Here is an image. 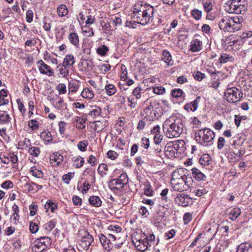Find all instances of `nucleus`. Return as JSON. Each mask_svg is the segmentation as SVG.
Returning a JSON list of instances; mask_svg holds the SVG:
<instances>
[{
    "instance_id": "nucleus-1",
    "label": "nucleus",
    "mask_w": 252,
    "mask_h": 252,
    "mask_svg": "<svg viewBox=\"0 0 252 252\" xmlns=\"http://www.w3.org/2000/svg\"><path fill=\"white\" fill-rule=\"evenodd\" d=\"M154 11V7L149 4L137 3L134 6L132 17L137 23L145 25L152 22Z\"/></svg>"
},
{
    "instance_id": "nucleus-2",
    "label": "nucleus",
    "mask_w": 252,
    "mask_h": 252,
    "mask_svg": "<svg viewBox=\"0 0 252 252\" xmlns=\"http://www.w3.org/2000/svg\"><path fill=\"white\" fill-rule=\"evenodd\" d=\"M162 129L167 137L177 138L183 132V124L180 118L171 116L164 122Z\"/></svg>"
},
{
    "instance_id": "nucleus-3",
    "label": "nucleus",
    "mask_w": 252,
    "mask_h": 252,
    "mask_svg": "<svg viewBox=\"0 0 252 252\" xmlns=\"http://www.w3.org/2000/svg\"><path fill=\"white\" fill-rule=\"evenodd\" d=\"M192 181V178L184 174L182 169L176 170L172 173L171 184L175 191L181 192L187 190Z\"/></svg>"
},
{
    "instance_id": "nucleus-4",
    "label": "nucleus",
    "mask_w": 252,
    "mask_h": 252,
    "mask_svg": "<svg viewBox=\"0 0 252 252\" xmlns=\"http://www.w3.org/2000/svg\"><path fill=\"white\" fill-rule=\"evenodd\" d=\"M145 102L148 106L143 110L142 115L149 121H154L160 117V104L156 100L147 99Z\"/></svg>"
},
{
    "instance_id": "nucleus-5",
    "label": "nucleus",
    "mask_w": 252,
    "mask_h": 252,
    "mask_svg": "<svg viewBox=\"0 0 252 252\" xmlns=\"http://www.w3.org/2000/svg\"><path fill=\"white\" fill-rule=\"evenodd\" d=\"M195 139L201 145L205 146L206 143L211 142L215 138V133L212 130L205 128L195 131Z\"/></svg>"
},
{
    "instance_id": "nucleus-6",
    "label": "nucleus",
    "mask_w": 252,
    "mask_h": 252,
    "mask_svg": "<svg viewBox=\"0 0 252 252\" xmlns=\"http://www.w3.org/2000/svg\"><path fill=\"white\" fill-rule=\"evenodd\" d=\"M241 90L236 87L227 88L224 92L226 100L229 103H236L243 97Z\"/></svg>"
},
{
    "instance_id": "nucleus-7",
    "label": "nucleus",
    "mask_w": 252,
    "mask_h": 252,
    "mask_svg": "<svg viewBox=\"0 0 252 252\" xmlns=\"http://www.w3.org/2000/svg\"><path fill=\"white\" fill-rule=\"evenodd\" d=\"M128 182V178L126 173H122L118 178L113 179L108 183V187L114 191L115 190H120L124 188Z\"/></svg>"
},
{
    "instance_id": "nucleus-8",
    "label": "nucleus",
    "mask_w": 252,
    "mask_h": 252,
    "mask_svg": "<svg viewBox=\"0 0 252 252\" xmlns=\"http://www.w3.org/2000/svg\"><path fill=\"white\" fill-rule=\"evenodd\" d=\"M175 202L179 206L187 207L192 203V199L187 194H179L175 198Z\"/></svg>"
},
{
    "instance_id": "nucleus-9",
    "label": "nucleus",
    "mask_w": 252,
    "mask_h": 252,
    "mask_svg": "<svg viewBox=\"0 0 252 252\" xmlns=\"http://www.w3.org/2000/svg\"><path fill=\"white\" fill-rule=\"evenodd\" d=\"M160 126L158 125L155 126L151 130L152 134L154 135V141L155 145L158 146L161 142L163 136L160 133Z\"/></svg>"
},
{
    "instance_id": "nucleus-10",
    "label": "nucleus",
    "mask_w": 252,
    "mask_h": 252,
    "mask_svg": "<svg viewBox=\"0 0 252 252\" xmlns=\"http://www.w3.org/2000/svg\"><path fill=\"white\" fill-rule=\"evenodd\" d=\"M229 26V28H230V29L231 30L229 31V32H233L239 31L241 29L242 25L238 17L236 16L230 18Z\"/></svg>"
},
{
    "instance_id": "nucleus-11",
    "label": "nucleus",
    "mask_w": 252,
    "mask_h": 252,
    "mask_svg": "<svg viewBox=\"0 0 252 252\" xmlns=\"http://www.w3.org/2000/svg\"><path fill=\"white\" fill-rule=\"evenodd\" d=\"M247 8V6L246 3H242L231 8H227V10L229 13L239 14L244 13L246 12Z\"/></svg>"
},
{
    "instance_id": "nucleus-12",
    "label": "nucleus",
    "mask_w": 252,
    "mask_h": 252,
    "mask_svg": "<svg viewBox=\"0 0 252 252\" xmlns=\"http://www.w3.org/2000/svg\"><path fill=\"white\" fill-rule=\"evenodd\" d=\"M200 98V96H197L193 101H191L190 103L186 104L184 106V109L188 112L195 111L198 107V102Z\"/></svg>"
},
{
    "instance_id": "nucleus-13",
    "label": "nucleus",
    "mask_w": 252,
    "mask_h": 252,
    "mask_svg": "<svg viewBox=\"0 0 252 252\" xmlns=\"http://www.w3.org/2000/svg\"><path fill=\"white\" fill-rule=\"evenodd\" d=\"M134 245L137 247V249L141 252H145L150 246L149 242H146L145 239H140L136 240V242H133Z\"/></svg>"
},
{
    "instance_id": "nucleus-14",
    "label": "nucleus",
    "mask_w": 252,
    "mask_h": 252,
    "mask_svg": "<svg viewBox=\"0 0 252 252\" xmlns=\"http://www.w3.org/2000/svg\"><path fill=\"white\" fill-rule=\"evenodd\" d=\"M73 64H59L57 66V71L62 75L63 77H66L69 73L68 69L71 67Z\"/></svg>"
},
{
    "instance_id": "nucleus-15",
    "label": "nucleus",
    "mask_w": 252,
    "mask_h": 252,
    "mask_svg": "<svg viewBox=\"0 0 252 252\" xmlns=\"http://www.w3.org/2000/svg\"><path fill=\"white\" fill-rule=\"evenodd\" d=\"M230 18L228 17H224L221 18L219 22V27L221 30L224 32H228L231 31L230 28H229V20Z\"/></svg>"
},
{
    "instance_id": "nucleus-16",
    "label": "nucleus",
    "mask_w": 252,
    "mask_h": 252,
    "mask_svg": "<svg viewBox=\"0 0 252 252\" xmlns=\"http://www.w3.org/2000/svg\"><path fill=\"white\" fill-rule=\"evenodd\" d=\"M202 48V42L198 39H193L191 42L190 50L192 52H198Z\"/></svg>"
},
{
    "instance_id": "nucleus-17",
    "label": "nucleus",
    "mask_w": 252,
    "mask_h": 252,
    "mask_svg": "<svg viewBox=\"0 0 252 252\" xmlns=\"http://www.w3.org/2000/svg\"><path fill=\"white\" fill-rule=\"evenodd\" d=\"M193 177L198 181L205 180L206 176L200 170L196 168H193L191 170Z\"/></svg>"
},
{
    "instance_id": "nucleus-18",
    "label": "nucleus",
    "mask_w": 252,
    "mask_h": 252,
    "mask_svg": "<svg viewBox=\"0 0 252 252\" xmlns=\"http://www.w3.org/2000/svg\"><path fill=\"white\" fill-rule=\"evenodd\" d=\"M11 118L6 111H0V124L8 125L10 123Z\"/></svg>"
},
{
    "instance_id": "nucleus-19",
    "label": "nucleus",
    "mask_w": 252,
    "mask_h": 252,
    "mask_svg": "<svg viewBox=\"0 0 252 252\" xmlns=\"http://www.w3.org/2000/svg\"><path fill=\"white\" fill-rule=\"evenodd\" d=\"M80 82L77 80H72L69 82L68 90L71 93H75L78 90L80 86Z\"/></svg>"
},
{
    "instance_id": "nucleus-20",
    "label": "nucleus",
    "mask_w": 252,
    "mask_h": 252,
    "mask_svg": "<svg viewBox=\"0 0 252 252\" xmlns=\"http://www.w3.org/2000/svg\"><path fill=\"white\" fill-rule=\"evenodd\" d=\"M236 252H252V245L248 243H242L238 246Z\"/></svg>"
},
{
    "instance_id": "nucleus-21",
    "label": "nucleus",
    "mask_w": 252,
    "mask_h": 252,
    "mask_svg": "<svg viewBox=\"0 0 252 252\" xmlns=\"http://www.w3.org/2000/svg\"><path fill=\"white\" fill-rule=\"evenodd\" d=\"M56 223V221L53 220L44 224L43 226V228L45 233L48 234L55 228Z\"/></svg>"
},
{
    "instance_id": "nucleus-22",
    "label": "nucleus",
    "mask_w": 252,
    "mask_h": 252,
    "mask_svg": "<svg viewBox=\"0 0 252 252\" xmlns=\"http://www.w3.org/2000/svg\"><path fill=\"white\" fill-rule=\"evenodd\" d=\"M39 69L40 73L48 76H52L54 74L53 70L47 64H41Z\"/></svg>"
},
{
    "instance_id": "nucleus-23",
    "label": "nucleus",
    "mask_w": 252,
    "mask_h": 252,
    "mask_svg": "<svg viewBox=\"0 0 252 252\" xmlns=\"http://www.w3.org/2000/svg\"><path fill=\"white\" fill-rule=\"evenodd\" d=\"M37 242H39L42 246L44 247L46 249L51 245L52 240L51 238L47 236L41 237L36 239Z\"/></svg>"
},
{
    "instance_id": "nucleus-24",
    "label": "nucleus",
    "mask_w": 252,
    "mask_h": 252,
    "mask_svg": "<svg viewBox=\"0 0 252 252\" xmlns=\"http://www.w3.org/2000/svg\"><path fill=\"white\" fill-rule=\"evenodd\" d=\"M9 96L5 90L2 89L0 91V106L8 104Z\"/></svg>"
},
{
    "instance_id": "nucleus-25",
    "label": "nucleus",
    "mask_w": 252,
    "mask_h": 252,
    "mask_svg": "<svg viewBox=\"0 0 252 252\" xmlns=\"http://www.w3.org/2000/svg\"><path fill=\"white\" fill-rule=\"evenodd\" d=\"M98 237L100 243L103 245L105 249L107 251H110L111 248L109 246V240L108 239V238L102 234H99Z\"/></svg>"
},
{
    "instance_id": "nucleus-26",
    "label": "nucleus",
    "mask_w": 252,
    "mask_h": 252,
    "mask_svg": "<svg viewBox=\"0 0 252 252\" xmlns=\"http://www.w3.org/2000/svg\"><path fill=\"white\" fill-rule=\"evenodd\" d=\"M53 106L57 109L61 110L64 105L63 98L57 96L56 98L52 102Z\"/></svg>"
},
{
    "instance_id": "nucleus-27",
    "label": "nucleus",
    "mask_w": 252,
    "mask_h": 252,
    "mask_svg": "<svg viewBox=\"0 0 252 252\" xmlns=\"http://www.w3.org/2000/svg\"><path fill=\"white\" fill-rule=\"evenodd\" d=\"M63 157L60 154H56L51 158V163L54 166H58L62 163L63 161Z\"/></svg>"
},
{
    "instance_id": "nucleus-28",
    "label": "nucleus",
    "mask_w": 252,
    "mask_h": 252,
    "mask_svg": "<svg viewBox=\"0 0 252 252\" xmlns=\"http://www.w3.org/2000/svg\"><path fill=\"white\" fill-rule=\"evenodd\" d=\"M24 189L29 192L34 193L38 191L36 184L33 182H27L24 186Z\"/></svg>"
},
{
    "instance_id": "nucleus-29",
    "label": "nucleus",
    "mask_w": 252,
    "mask_h": 252,
    "mask_svg": "<svg viewBox=\"0 0 252 252\" xmlns=\"http://www.w3.org/2000/svg\"><path fill=\"white\" fill-rule=\"evenodd\" d=\"M241 213V211L240 208H234L229 213V219L232 221L235 220L240 215Z\"/></svg>"
},
{
    "instance_id": "nucleus-30",
    "label": "nucleus",
    "mask_w": 252,
    "mask_h": 252,
    "mask_svg": "<svg viewBox=\"0 0 252 252\" xmlns=\"http://www.w3.org/2000/svg\"><path fill=\"white\" fill-rule=\"evenodd\" d=\"M70 42L74 46L78 47L79 39L77 34L75 32H71L68 36Z\"/></svg>"
},
{
    "instance_id": "nucleus-31",
    "label": "nucleus",
    "mask_w": 252,
    "mask_h": 252,
    "mask_svg": "<svg viewBox=\"0 0 252 252\" xmlns=\"http://www.w3.org/2000/svg\"><path fill=\"white\" fill-rule=\"evenodd\" d=\"M81 94L83 98H87L88 99H91L94 96V94L93 91L89 88L84 89L82 91Z\"/></svg>"
},
{
    "instance_id": "nucleus-32",
    "label": "nucleus",
    "mask_w": 252,
    "mask_h": 252,
    "mask_svg": "<svg viewBox=\"0 0 252 252\" xmlns=\"http://www.w3.org/2000/svg\"><path fill=\"white\" fill-rule=\"evenodd\" d=\"M89 201L91 205L95 207H100L102 204L101 200L97 196H91L89 199Z\"/></svg>"
},
{
    "instance_id": "nucleus-33",
    "label": "nucleus",
    "mask_w": 252,
    "mask_h": 252,
    "mask_svg": "<svg viewBox=\"0 0 252 252\" xmlns=\"http://www.w3.org/2000/svg\"><path fill=\"white\" fill-rule=\"evenodd\" d=\"M40 136L45 144H48L53 140V137L49 131H43L41 132Z\"/></svg>"
},
{
    "instance_id": "nucleus-34",
    "label": "nucleus",
    "mask_w": 252,
    "mask_h": 252,
    "mask_svg": "<svg viewBox=\"0 0 252 252\" xmlns=\"http://www.w3.org/2000/svg\"><path fill=\"white\" fill-rule=\"evenodd\" d=\"M93 241V237L88 234L87 236H84L82 239V244L85 248L89 247Z\"/></svg>"
},
{
    "instance_id": "nucleus-35",
    "label": "nucleus",
    "mask_w": 252,
    "mask_h": 252,
    "mask_svg": "<svg viewBox=\"0 0 252 252\" xmlns=\"http://www.w3.org/2000/svg\"><path fill=\"white\" fill-rule=\"evenodd\" d=\"M220 63H226L227 62H233L234 59L232 56L226 54H222L219 58Z\"/></svg>"
},
{
    "instance_id": "nucleus-36",
    "label": "nucleus",
    "mask_w": 252,
    "mask_h": 252,
    "mask_svg": "<svg viewBox=\"0 0 252 252\" xmlns=\"http://www.w3.org/2000/svg\"><path fill=\"white\" fill-rule=\"evenodd\" d=\"M68 13V9L64 4H60L57 8V13L60 17L65 16Z\"/></svg>"
},
{
    "instance_id": "nucleus-37",
    "label": "nucleus",
    "mask_w": 252,
    "mask_h": 252,
    "mask_svg": "<svg viewBox=\"0 0 252 252\" xmlns=\"http://www.w3.org/2000/svg\"><path fill=\"white\" fill-rule=\"evenodd\" d=\"M171 95L175 98H184L185 97V94L183 91L181 89H174L171 92Z\"/></svg>"
},
{
    "instance_id": "nucleus-38",
    "label": "nucleus",
    "mask_w": 252,
    "mask_h": 252,
    "mask_svg": "<svg viewBox=\"0 0 252 252\" xmlns=\"http://www.w3.org/2000/svg\"><path fill=\"white\" fill-rule=\"evenodd\" d=\"M211 158L208 154H203L199 159L200 163L204 166L208 165L211 161Z\"/></svg>"
},
{
    "instance_id": "nucleus-39",
    "label": "nucleus",
    "mask_w": 252,
    "mask_h": 252,
    "mask_svg": "<svg viewBox=\"0 0 252 252\" xmlns=\"http://www.w3.org/2000/svg\"><path fill=\"white\" fill-rule=\"evenodd\" d=\"M106 94L109 96L113 95L116 92V88L113 84H108L105 87Z\"/></svg>"
},
{
    "instance_id": "nucleus-40",
    "label": "nucleus",
    "mask_w": 252,
    "mask_h": 252,
    "mask_svg": "<svg viewBox=\"0 0 252 252\" xmlns=\"http://www.w3.org/2000/svg\"><path fill=\"white\" fill-rule=\"evenodd\" d=\"M32 249L33 252H42L46 250V248L39 244V242H37L36 240L34 242Z\"/></svg>"
},
{
    "instance_id": "nucleus-41",
    "label": "nucleus",
    "mask_w": 252,
    "mask_h": 252,
    "mask_svg": "<svg viewBox=\"0 0 252 252\" xmlns=\"http://www.w3.org/2000/svg\"><path fill=\"white\" fill-rule=\"evenodd\" d=\"M57 205L53 202L51 200H48L45 204V208L47 211L50 210L52 212H54L55 210L57 209Z\"/></svg>"
},
{
    "instance_id": "nucleus-42",
    "label": "nucleus",
    "mask_w": 252,
    "mask_h": 252,
    "mask_svg": "<svg viewBox=\"0 0 252 252\" xmlns=\"http://www.w3.org/2000/svg\"><path fill=\"white\" fill-rule=\"evenodd\" d=\"M108 51V48L105 45H101L96 49L97 53L101 56H105Z\"/></svg>"
},
{
    "instance_id": "nucleus-43",
    "label": "nucleus",
    "mask_w": 252,
    "mask_h": 252,
    "mask_svg": "<svg viewBox=\"0 0 252 252\" xmlns=\"http://www.w3.org/2000/svg\"><path fill=\"white\" fill-rule=\"evenodd\" d=\"M32 175L38 178H41L43 177V173L41 171L37 169L35 167H32L30 171Z\"/></svg>"
},
{
    "instance_id": "nucleus-44",
    "label": "nucleus",
    "mask_w": 252,
    "mask_h": 252,
    "mask_svg": "<svg viewBox=\"0 0 252 252\" xmlns=\"http://www.w3.org/2000/svg\"><path fill=\"white\" fill-rule=\"evenodd\" d=\"M29 153L33 157H37L40 153V150L37 147H32L29 149Z\"/></svg>"
},
{
    "instance_id": "nucleus-45",
    "label": "nucleus",
    "mask_w": 252,
    "mask_h": 252,
    "mask_svg": "<svg viewBox=\"0 0 252 252\" xmlns=\"http://www.w3.org/2000/svg\"><path fill=\"white\" fill-rule=\"evenodd\" d=\"M75 121L76 123H77L79 125L77 126V127L79 129H82L85 127V119L81 118L80 117H76L75 118Z\"/></svg>"
},
{
    "instance_id": "nucleus-46",
    "label": "nucleus",
    "mask_w": 252,
    "mask_h": 252,
    "mask_svg": "<svg viewBox=\"0 0 252 252\" xmlns=\"http://www.w3.org/2000/svg\"><path fill=\"white\" fill-rule=\"evenodd\" d=\"M94 128L95 130H96L97 132L101 131L105 127V125H103V123L100 121L94 122Z\"/></svg>"
},
{
    "instance_id": "nucleus-47",
    "label": "nucleus",
    "mask_w": 252,
    "mask_h": 252,
    "mask_svg": "<svg viewBox=\"0 0 252 252\" xmlns=\"http://www.w3.org/2000/svg\"><path fill=\"white\" fill-rule=\"evenodd\" d=\"M88 144L89 143L87 140L80 141L77 145V147L81 151L85 152L86 151V148Z\"/></svg>"
},
{
    "instance_id": "nucleus-48",
    "label": "nucleus",
    "mask_w": 252,
    "mask_h": 252,
    "mask_svg": "<svg viewBox=\"0 0 252 252\" xmlns=\"http://www.w3.org/2000/svg\"><path fill=\"white\" fill-rule=\"evenodd\" d=\"M56 89L60 94H64L66 92V87L64 84L60 83L56 87Z\"/></svg>"
},
{
    "instance_id": "nucleus-49",
    "label": "nucleus",
    "mask_w": 252,
    "mask_h": 252,
    "mask_svg": "<svg viewBox=\"0 0 252 252\" xmlns=\"http://www.w3.org/2000/svg\"><path fill=\"white\" fill-rule=\"evenodd\" d=\"M101 113V109L97 106H94L89 113L91 116L95 117L99 116Z\"/></svg>"
},
{
    "instance_id": "nucleus-50",
    "label": "nucleus",
    "mask_w": 252,
    "mask_h": 252,
    "mask_svg": "<svg viewBox=\"0 0 252 252\" xmlns=\"http://www.w3.org/2000/svg\"><path fill=\"white\" fill-rule=\"evenodd\" d=\"M84 160L81 157L77 158L74 160V165L76 168H80L82 167L84 164Z\"/></svg>"
},
{
    "instance_id": "nucleus-51",
    "label": "nucleus",
    "mask_w": 252,
    "mask_h": 252,
    "mask_svg": "<svg viewBox=\"0 0 252 252\" xmlns=\"http://www.w3.org/2000/svg\"><path fill=\"white\" fill-rule=\"evenodd\" d=\"M153 92L156 94H162L165 92V89L162 86H158L156 87H153Z\"/></svg>"
},
{
    "instance_id": "nucleus-52",
    "label": "nucleus",
    "mask_w": 252,
    "mask_h": 252,
    "mask_svg": "<svg viewBox=\"0 0 252 252\" xmlns=\"http://www.w3.org/2000/svg\"><path fill=\"white\" fill-rule=\"evenodd\" d=\"M191 15L195 19L198 20L201 17L202 12L197 9H194L192 10Z\"/></svg>"
},
{
    "instance_id": "nucleus-53",
    "label": "nucleus",
    "mask_w": 252,
    "mask_h": 252,
    "mask_svg": "<svg viewBox=\"0 0 252 252\" xmlns=\"http://www.w3.org/2000/svg\"><path fill=\"white\" fill-rule=\"evenodd\" d=\"M98 67L101 73H105L110 69L111 66L110 64H101Z\"/></svg>"
},
{
    "instance_id": "nucleus-54",
    "label": "nucleus",
    "mask_w": 252,
    "mask_h": 252,
    "mask_svg": "<svg viewBox=\"0 0 252 252\" xmlns=\"http://www.w3.org/2000/svg\"><path fill=\"white\" fill-rule=\"evenodd\" d=\"M74 173L69 172L67 174L63 175L62 177L63 180L66 184H68L70 180L73 177Z\"/></svg>"
},
{
    "instance_id": "nucleus-55",
    "label": "nucleus",
    "mask_w": 252,
    "mask_h": 252,
    "mask_svg": "<svg viewBox=\"0 0 252 252\" xmlns=\"http://www.w3.org/2000/svg\"><path fill=\"white\" fill-rule=\"evenodd\" d=\"M242 3H246L244 0H232L227 8H231Z\"/></svg>"
},
{
    "instance_id": "nucleus-56",
    "label": "nucleus",
    "mask_w": 252,
    "mask_h": 252,
    "mask_svg": "<svg viewBox=\"0 0 252 252\" xmlns=\"http://www.w3.org/2000/svg\"><path fill=\"white\" fill-rule=\"evenodd\" d=\"M168 189H163L161 191V192L160 193V195L161 196V201H165L166 203H167L168 202L169 203H170V200H168L167 197L166 196L167 194L168 193Z\"/></svg>"
},
{
    "instance_id": "nucleus-57",
    "label": "nucleus",
    "mask_w": 252,
    "mask_h": 252,
    "mask_svg": "<svg viewBox=\"0 0 252 252\" xmlns=\"http://www.w3.org/2000/svg\"><path fill=\"white\" fill-rule=\"evenodd\" d=\"M162 60L165 63H169V62L171 60V56L168 52L166 51H163Z\"/></svg>"
},
{
    "instance_id": "nucleus-58",
    "label": "nucleus",
    "mask_w": 252,
    "mask_h": 252,
    "mask_svg": "<svg viewBox=\"0 0 252 252\" xmlns=\"http://www.w3.org/2000/svg\"><path fill=\"white\" fill-rule=\"evenodd\" d=\"M33 13L31 9H29L26 13V21L30 23L32 21Z\"/></svg>"
},
{
    "instance_id": "nucleus-59",
    "label": "nucleus",
    "mask_w": 252,
    "mask_h": 252,
    "mask_svg": "<svg viewBox=\"0 0 252 252\" xmlns=\"http://www.w3.org/2000/svg\"><path fill=\"white\" fill-rule=\"evenodd\" d=\"M66 123L63 121H61L59 123V131L61 134H63L65 132Z\"/></svg>"
},
{
    "instance_id": "nucleus-60",
    "label": "nucleus",
    "mask_w": 252,
    "mask_h": 252,
    "mask_svg": "<svg viewBox=\"0 0 252 252\" xmlns=\"http://www.w3.org/2000/svg\"><path fill=\"white\" fill-rule=\"evenodd\" d=\"M193 76L195 80L201 81L205 77V74L199 71H197L193 73Z\"/></svg>"
},
{
    "instance_id": "nucleus-61",
    "label": "nucleus",
    "mask_w": 252,
    "mask_h": 252,
    "mask_svg": "<svg viewBox=\"0 0 252 252\" xmlns=\"http://www.w3.org/2000/svg\"><path fill=\"white\" fill-rule=\"evenodd\" d=\"M192 219V216L191 213H186L183 217V220L185 224H188Z\"/></svg>"
},
{
    "instance_id": "nucleus-62",
    "label": "nucleus",
    "mask_w": 252,
    "mask_h": 252,
    "mask_svg": "<svg viewBox=\"0 0 252 252\" xmlns=\"http://www.w3.org/2000/svg\"><path fill=\"white\" fill-rule=\"evenodd\" d=\"M29 126L32 129H36L38 127V122L35 120H32L29 122Z\"/></svg>"
},
{
    "instance_id": "nucleus-63",
    "label": "nucleus",
    "mask_w": 252,
    "mask_h": 252,
    "mask_svg": "<svg viewBox=\"0 0 252 252\" xmlns=\"http://www.w3.org/2000/svg\"><path fill=\"white\" fill-rule=\"evenodd\" d=\"M30 215L33 216L36 214L37 210V206L34 203L32 204L29 207Z\"/></svg>"
},
{
    "instance_id": "nucleus-64",
    "label": "nucleus",
    "mask_w": 252,
    "mask_h": 252,
    "mask_svg": "<svg viewBox=\"0 0 252 252\" xmlns=\"http://www.w3.org/2000/svg\"><path fill=\"white\" fill-rule=\"evenodd\" d=\"M141 89L139 87H136L133 90L132 93L136 99H139L141 97Z\"/></svg>"
}]
</instances>
